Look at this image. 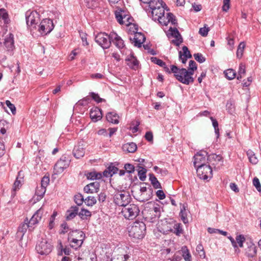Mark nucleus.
I'll return each mask as SVG.
<instances>
[{"instance_id":"obj_2","label":"nucleus","mask_w":261,"mask_h":261,"mask_svg":"<svg viewBox=\"0 0 261 261\" xmlns=\"http://www.w3.org/2000/svg\"><path fill=\"white\" fill-rule=\"evenodd\" d=\"M172 71L176 79L184 84L189 85L194 82V79L192 76H189L188 70L185 68H179L176 66L172 65Z\"/></svg>"},{"instance_id":"obj_47","label":"nucleus","mask_w":261,"mask_h":261,"mask_svg":"<svg viewBox=\"0 0 261 261\" xmlns=\"http://www.w3.org/2000/svg\"><path fill=\"white\" fill-rule=\"evenodd\" d=\"M196 250L200 258H204L205 257V253L202 244H198L196 247Z\"/></svg>"},{"instance_id":"obj_27","label":"nucleus","mask_w":261,"mask_h":261,"mask_svg":"<svg viewBox=\"0 0 261 261\" xmlns=\"http://www.w3.org/2000/svg\"><path fill=\"white\" fill-rule=\"evenodd\" d=\"M161 24L167 25L168 23L171 22L173 25H177V21L175 16L171 13H168L165 19H163Z\"/></svg>"},{"instance_id":"obj_40","label":"nucleus","mask_w":261,"mask_h":261,"mask_svg":"<svg viewBox=\"0 0 261 261\" xmlns=\"http://www.w3.org/2000/svg\"><path fill=\"white\" fill-rule=\"evenodd\" d=\"M79 216L82 220H86L91 216V213L86 209L81 208V211H79Z\"/></svg>"},{"instance_id":"obj_17","label":"nucleus","mask_w":261,"mask_h":261,"mask_svg":"<svg viewBox=\"0 0 261 261\" xmlns=\"http://www.w3.org/2000/svg\"><path fill=\"white\" fill-rule=\"evenodd\" d=\"M32 227V226L29 224L28 219L26 218L24 222L20 224L18 227L16 237L19 238L20 240H22L24 234L26 232L28 228Z\"/></svg>"},{"instance_id":"obj_31","label":"nucleus","mask_w":261,"mask_h":261,"mask_svg":"<svg viewBox=\"0 0 261 261\" xmlns=\"http://www.w3.org/2000/svg\"><path fill=\"white\" fill-rule=\"evenodd\" d=\"M137 149V146L135 143H127L123 145L122 149L124 152L127 153H134Z\"/></svg>"},{"instance_id":"obj_3","label":"nucleus","mask_w":261,"mask_h":261,"mask_svg":"<svg viewBox=\"0 0 261 261\" xmlns=\"http://www.w3.org/2000/svg\"><path fill=\"white\" fill-rule=\"evenodd\" d=\"M85 238V233L82 231L78 230L70 231L68 235V240L70 242V245L75 250L81 247Z\"/></svg>"},{"instance_id":"obj_16","label":"nucleus","mask_w":261,"mask_h":261,"mask_svg":"<svg viewBox=\"0 0 261 261\" xmlns=\"http://www.w3.org/2000/svg\"><path fill=\"white\" fill-rule=\"evenodd\" d=\"M110 40L117 48L119 49L123 48L125 46L124 41L114 32L110 33Z\"/></svg>"},{"instance_id":"obj_52","label":"nucleus","mask_w":261,"mask_h":261,"mask_svg":"<svg viewBox=\"0 0 261 261\" xmlns=\"http://www.w3.org/2000/svg\"><path fill=\"white\" fill-rule=\"evenodd\" d=\"M0 17L4 20L5 23L8 21V14L6 10L4 9H0Z\"/></svg>"},{"instance_id":"obj_9","label":"nucleus","mask_w":261,"mask_h":261,"mask_svg":"<svg viewBox=\"0 0 261 261\" xmlns=\"http://www.w3.org/2000/svg\"><path fill=\"white\" fill-rule=\"evenodd\" d=\"M38 31L41 35H46L49 33L54 28L53 21L50 19H43L40 24L37 25Z\"/></svg>"},{"instance_id":"obj_28","label":"nucleus","mask_w":261,"mask_h":261,"mask_svg":"<svg viewBox=\"0 0 261 261\" xmlns=\"http://www.w3.org/2000/svg\"><path fill=\"white\" fill-rule=\"evenodd\" d=\"M125 61L128 62L127 64L132 69H136L139 65V61L133 54H130V56L125 59Z\"/></svg>"},{"instance_id":"obj_30","label":"nucleus","mask_w":261,"mask_h":261,"mask_svg":"<svg viewBox=\"0 0 261 261\" xmlns=\"http://www.w3.org/2000/svg\"><path fill=\"white\" fill-rule=\"evenodd\" d=\"M20 172H18V176L13 184L12 196H15L16 193L15 192L19 190L20 187H21L23 182V178L20 177Z\"/></svg>"},{"instance_id":"obj_46","label":"nucleus","mask_w":261,"mask_h":261,"mask_svg":"<svg viewBox=\"0 0 261 261\" xmlns=\"http://www.w3.org/2000/svg\"><path fill=\"white\" fill-rule=\"evenodd\" d=\"M245 47V44L244 42H241L237 48V57L240 59L242 57L244 52V49Z\"/></svg>"},{"instance_id":"obj_11","label":"nucleus","mask_w":261,"mask_h":261,"mask_svg":"<svg viewBox=\"0 0 261 261\" xmlns=\"http://www.w3.org/2000/svg\"><path fill=\"white\" fill-rule=\"evenodd\" d=\"M246 247L245 248V254L249 259L255 257L257 254V248L251 239L247 240L246 242Z\"/></svg>"},{"instance_id":"obj_5","label":"nucleus","mask_w":261,"mask_h":261,"mask_svg":"<svg viewBox=\"0 0 261 261\" xmlns=\"http://www.w3.org/2000/svg\"><path fill=\"white\" fill-rule=\"evenodd\" d=\"M143 217L145 221L153 223L160 217V208L158 206H154L149 210H144L143 211Z\"/></svg>"},{"instance_id":"obj_62","label":"nucleus","mask_w":261,"mask_h":261,"mask_svg":"<svg viewBox=\"0 0 261 261\" xmlns=\"http://www.w3.org/2000/svg\"><path fill=\"white\" fill-rule=\"evenodd\" d=\"M90 95L92 98L95 101H96L97 102L99 103L102 102L103 99L99 97L98 94H96L94 92H91Z\"/></svg>"},{"instance_id":"obj_61","label":"nucleus","mask_w":261,"mask_h":261,"mask_svg":"<svg viewBox=\"0 0 261 261\" xmlns=\"http://www.w3.org/2000/svg\"><path fill=\"white\" fill-rule=\"evenodd\" d=\"M6 104L7 107L10 109L12 113L14 115L16 113V108L15 106L12 104L9 100H6Z\"/></svg>"},{"instance_id":"obj_4","label":"nucleus","mask_w":261,"mask_h":261,"mask_svg":"<svg viewBox=\"0 0 261 261\" xmlns=\"http://www.w3.org/2000/svg\"><path fill=\"white\" fill-rule=\"evenodd\" d=\"M26 23L31 31L37 28L40 21V15L36 11H28L25 13Z\"/></svg>"},{"instance_id":"obj_49","label":"nucleus","mask_w":261,"mask_h":261,"mask_svg":"<svg viewBox=\"0 0 261 261\" xmlns=\"http://www.w3.org/2000/svg\"><path fill=\"white\" fill-rule=\"evenodd\" d=\"M84 202L88 206H92L96 202V199L95 197H86Z\"/></svg>"},{"instance_id":"obj_26","label":"nucleus","mask_w":261,"mask_h":261,"mask_svg":"<svg viewBox=\"0 0 261 261\" xmlns=\"http://www.w3.org/2000/svg\"><path fill=\"white\" fill-rule=\"evenodd\" d=\"M223 158L221 155H217L214 153L207 155V161L208 165L211 164L212 166H215L216 164L220 162H223Z\"/></svg>"},{"instance_id":"obj_50","label":"nucleus","mask_w":261,"mask_h":261,"mask_svg":"<svg viewBox=\"0 0 261 261\" xmlns=\"http://www.w3.org/2000/svg\"><path fill=\"white\" fill-rule=\"evenodd\" d=\"M57 249L58 251L57 254L58 256H62L63 252L65 253V248H63V246L61 240H59L58 241Z\"/></svg>"},{"instance_id":"obj_48","label":"nucleus","mask_w":261,"mask_h":261,"mask_svg":"<svg viewBox=\"0 0 261 261\" xmlns=\"http://www.w3.org/2000/svg\"><path fill=\"white\" fill-rule=\"evenodd\" d=\"M139 167L141 169L138 171V176L139 177V179L141 181H144L146 178V173L147 172V170L143 167Z\"/></svg>"},{"instance_id":"obj_53","label":"nucleus","mask_w":261,"mask_h":261,"mask_svg":"<svg viewBox=\"0 0 261 261\" xmlns=\"http://www.w3.org/2000/svg\"><path fill=\"white\" fill-rule=\"evenodd\" d=\"M46 192V188L40 186L37 188L35 193V196H44Z\"/></svg>"},{"instance_id":"obj_34","label":"nucleus","mask_w":261,"mask_h":261,"mask_svg":"<svg viewBox=\"0 0 261 261\" xmlns=\"http://www.w3.org/2000/svg\"><path fill=\"white\" fill-rule=\"evenodd\" d=\"M85 175L86 176L87 179L90 180L100 179L102 177L101 173L97 172L96 171L87 172V173H85Z\"/></svg>"},{"instance_id":"obj_22","label":"nucleus","mask_w":261,"mask_h":261,"mask_svg":"<svg viewBox=\"0 0 261 261\" xmlns=\"http://www.w3.org/2000/svg\"><path fill=\"white\" fill-rule=\"evenodd\" d=\"M102 112L98 107L92 108L90 112V117L93 122H97L102 118Z\"/></svg>"},{"instance_id":"obj_7","label":"nucleus","mask_w":261,"mask_h":261,"mask_svg":"<svg viewBox=\"0 0 261 261\" xmlns=\"http://www.w3.org/2000/svg\"><path fill=\"white\" fill-rule=\"evenodd\" d=\"M197 176L201 179L208 180L213 176L212 167L210 165L200 166L196 168Z\"/></svg>"},{"instance_id":"obj_25","label":"nucleus","mask_w":261,"mask_h":261,"mask_svg":"<svg viewBox=\"0 0 261 261\" xmlns=\"http://www.w3.org/2000/svg\"><path fill=\"white\" fill-rule=\"evenodd\" d=\"M187 203H180V211L179 213V216L180 217L181 220L185 224H187L188 223V219L187 218L188 212L187 211Z\"/></svg>"},{"instance_id":"obj_36","label":"nucleus","mask_w":261,"mask_h":261,"mask_svg":"<svg viewBox=\"0 0 261 261\" xmlns=\"http://www.w3.org/2000/svg\"><path fill=\"white\" fill-rule=\"evenodd\" d=\"M149 4V7L150 8V10H152V8H156L158 7H164V6H166L165 3H164L163 0H158V1H156L155 0L150 1Z\"/></svg>"},{"instance_id":"obj_37","label":"nucleus","mask_w":261,"mask_h":261,"mask_svg":"<svg viewBox=\"0 0 261 261\" xmlns=\"http://www.w3.org/2000/svg\"><path fill=\"white\" fill-rule=\"evenodd\" d=\"M115 16L118 22L121 24H123L124 23L123 19L125 18L127 20V21L128 22V24H130L131 23L130 21H129V20L132 19V18H130L129 17H127L126 15H124V16H123L121 12H116L115 13Z\"/></svg>"},{"instance_id":"obj_64","label":"nucleus","mask_w":261,"mask_h":261,"mask_svg":"<svg viewBox=\"0 0 261 261\" xmlns=\"http://www.w3.org/2000/svg\"><path fill=\"white\" fill-rule=\"evenodd\" d=\"M245 73H246L245 65L243 63H241L239 65L238 74H240V75H244L245 74Z\"/></svg>"},{"instance_id":"obj_21","label":"nucleus","mask_w":261,"mask_h":261,"mask_svg":"<svg viewBox=\"0 0 261 261\" xmlns=\"http://www.w3.org/2000/svg\"><path fill=\"white\" fill-rule=\"evenodd\" d=\"M65 168V157L59 160L54 166V172L55 174L62 173Z\"/></svg>"},{"instance_id":"obj_15","label":"nucleus","mask_w":261,"mask_h":261,"mask_svg":"<svg viewBox=\"0 0 261 261\" xmlns=\"http://www.w3.org/2000/svg\"><path fill=\"white\" fill-rule=\"evenodd\" d=\"M169 31L170 32L169 35L175 38V39H173L171 41V43L175 45L178 46L183 41L182 37L178 30L176 28H173L170 27L169 28Z\"/></svg>"},{"instance_id":"obj_39","label":"nucleus","mask_w":261,"mask_h":261,"mask_svg":"<svg viewBox=\"0 0 261 261\" xmlns=\"http://www.w3.org/2000/svg\"><path fill=\"white\" fill-rule=\"evenodd\" d=\"M182 256L185 261H192V256L187 246L181 248Z\"/></svg>"},{"instance_id":"obj_14","label":"nucleus","mask_w":261,"mask_h":261,"mask_svg":"<svg viewBox=\"0 0 261 261\" xmlns=\"http://www.w3.org/2000/svg\"><path fill=\"white\" fill-rule=\"evenodd\" d=\"M152 19L158 20L161 24L163 19H165L164 7H158L156 8H152L151 10Z\"/></svg>"},{"instance_id":"obj_13","label":"nucleus","mask_w":261,"mask_h":261,"mask_svg":"<svg viewBox=\"0 0 261 261\" xmlns=\"http://www.w3.org/2000/svg\"><path fill=\"white\" fill-rule=\"evenodd\" d=\"M206 156L207 157V152L205 151H201L197 152L194 156L193 164L195 168L200 167V166L206 165L205 164Z\"/></svg>"},{"instance_id":"obj_23","label":"nucleus","mask_w":261,"mask_h":261,"mask_svg":"<svg viewBox=\"0 0 261 261\" xmlns=\"http://www.w3.org/2000/svg\"><path fill=\"white\" fill-rule=\"evenodd\" d=\"M4 45L8 51L11 52L14 49L15 46L14 44V36L10 33L5 39Z\"/></svg>"},{"instance_id":"obj_59","label":"nucleus","mask_w":261,"mask_h":261,"mask_svg":"<svg viewBox=\"0 0 261 261\" xmlns=\"http://www.w3.org/2000/svg\"><path fill=\"white\" fill-rule=\"evenodd\" d=\"M253 185L256 188V190L258 192L261 191V186L259 182V180L258 178L256 177H254L253 179Z\"/></svg>"},{"instance_id":"obj_42","label":"nucleus","mask_w":261,"mask_h":261,"mask_svg":"<svg viewBox=\"0 0 261 261\" xmlns=\"http://www.w3.org/2000/svg\"><path fill=\"white\" fill-rule=\"evenodd\" d=\"M59 215V214L56 211H54L53 212V214L51 215L49 220V224H48V228L50 229H53L55 226V220L56 219V218L58 217Z\"/></svg>"},{"instance_id":"obj_6","label":"nucleus","mask_w":261,"mask_h":261,"mask_svg":"<svg viewBox=\"0 0 261 261\" xmlns=\"http://www.w3.org/2000/svg\"><path fill=\"white\" fill-rule=\"evenodd\" d=\"M140 212L139 207L135 204H129L125 207H123L121 213L123 217L128 220L135 219Z\"/></svg>"},{"instance_id":"obj_19","label":"nucleus","mask_w":261,"mask_h":261,"mask_svg":"<svg viewBox=\"0 0 261 261\" xmlns=\"http://www.w3.org/2000/svg\"><path fill=\"white\" fill-rule=\"evenodd\" d=\"M43 213L44 210L42 207L38 210L30 219L29 221V224L32 226L38 224L41 220Z\"/></svg>"},{"instance_id":"obj_38","label":"nucleus","mask_w":261,"mask_h":261,"mask_svg":"<svg viewBox=\"0 0 261 261\" xmlns=\"http://www.w3.org/2000/svg\"><path fill=\"white\" fill-rule=\"evenodd\" d=\"M130 258V255L126 254L115 255L112 258L111 261H127Z\"/></svg>"},{"instance_id":"obj_33","label":"nucleus","mask_w":261,"mask_h":261,"mask_svg":"<svg viewBox=\"0 0 261 261\" xmlns=\"http://www.w3.org/2000/svg\"><path fill=\"white\" fill-rule=\"evenodd\" d=\"M106 118L108 122L113 124H118L119 122V116L117 113L113 112L108 113L106 115Z\"/></svg>"},{"instance_id":"obj_1","label":"nucleus","mask_w":261,"mask_h":261,"mask_svg":"<svg viewBox=\"0 0 261 261\" xmlns=\"http://www.w3.org/2000/svg\"><path fill=\"white\" fill-rule=\"evenodd\" d=\"M146 225L142 221H136L128 227L129 236L136 239H143L146 233Z\"/></svg>"},{"instance_id":"obj_41","label":"nucleus","mask_w":261,"mask_h":261,"mask_svg":"<svg viewBox=\"0 0 261 261\" xmlns=\"http://www.w3.org/2000/svg\"><path fill=\"white\" fill-rule=\"evenodd\" d=\"M149 180L151 181V184L155 189L161 188V185L157 178L152 173L149 174Z\"/></svg>"},{"instance_id":"obj_57","label":"nucleus","mask_w":261,"mask_h":261,"mask_svg":"<svg viewBox=\"0 0 261 261\" xmlns=\"http://www.w3.org/2000/svg\"><path fill=\"white\" fill-rule=\"evenodd\" d=\"M49 175L47 176L46 175H45V176H44L42 177V178L41 179V186L42 187L46 188V187L49 184Z\"/></svg>"},{"instance_id":"obj_20","label":"nucleus","mask_w":261,"mask_h":261,"mask_svg":"<svg viewBox=\"0 0 261 261\" xmlns=\"http://www.w3.org/2000/svg\"><path fill=\"white\" fill-rule=\"evenodd\" d=\"M114 202L119 206L125 207L131 201V197H114Z\"/></svg>"},{"instance_id":"obj_58","label":"nucleus","mask_w":261,"mask_h":261,"mask_svg":"<svg viewBox=\"0 0 261 261\" xmlns=\"http://www.w3.org/2000/svg\"><path fill=\"white\" fill-rule=\"evenodd\" d=\"M151 61L153 63L159 65L161 67L165 66V62H163L162 60L157 58L156 57H151Z\"/></svg>"},{"instance_id":"obj_56","label":"nucleus","mask_w":261,"mask_h":261,"mask_svg":"<svg viewBox=\"0 0 261 261\" xmlns=\"http://www.w3.org/2000/svg\"><path fill=\"white\" fill-rule=\"evenodd\" d=\"M125 171L128 173H132L135 171V167L133 165L126 163L124 165V167Z\"/></svg>"},{"instance_id":"obj_10","label":"nucleus","mask_w":261,"mask_h":261,"mask_svg":"<svg viewBox=\"0 0 261 261\" xmlns=\"http://www.w3.org/2000/svg\"><path fill=\"white\" fill-rule=\"evenodd\" d=\"M95 41L103 49L109 48L111 45L110 34L106 33H98L95 38Z\"/></svg>"},{"instance_id":"obj_12","label":"nucleus","mask_w":261,"mask_h":261,"mask_svg":"<svg viewBox=\"0 0 261 261\" xmlns=\"http://www.w3.org/2000/svg\"><path fill=\"white\" fill-rule=\"evenodd\" d=\"M134 30L133 31L134 34V37L133 39L130 38V41H133L134 43V46L140 47H141L142 44L145 42L146 38L143 34L140 32H138V27L134 24Z\"/></svg>"},{"instance_id":"obj_43","label":"nucleus","mask_w":261,"mask_h":261,"mask_svg":"<svg viewBox=\"0 0 261 261\" xmlns=\"http://www.w3.org/2000/svg\"><path fill=\"white\" fill-rule=\"evenodd\" d=\"M173 229V230H170V231H173V233L177 236H180L181 234L183 233L184 231L180 223H177L174 224Z\"/></svg>"},{"instance_id":"obj_54","label":"nucleus","mask_w":261,"mask_h":261,"mask_svg":"<svg viewBox=\"0 0 261 261\" xmlns=\"http://www.w3.org/2000/svg\"><path fill=\"white\" fill-rule=\"evenodd\" d=\"M195 59L200 63H202L205 61V58L200 53L194 54Z\"/></svg>"},{"instance_id":"obj_45","label":"nucleus","mask_w":261,"mask_h":261,"mask_svg":"<svg viewBox=\"0 0 261 261\" xmlns=\"http://www.w3.org/2000/svg\"><path fill=\"white\" fill-rule=\"evenodd\" d=\"M84 1L88 8L94 9L98 7V0H84Z\"/></svg>"},{"instance_id":"obj_24","label":"nucleus","mask_w":261,"mask_h":261,"mask_svg":"<svg viewBox=\"0 0 261 261\" xmlns=\"http://www.w3.org/2000/svg\"><path fill=\"white\" fill-rule=\"evenodd\" d=\"M79 207L78 206H71L66 211V221L71 220L79 215Z\"/></svg>"},{"instance_id":"obj_51","label":"nucleus","mask_w":261,"mask_h":261,"mask_svg":"<svg viewBox=\"0 0 261 261\" xmlns=\"http://www.w3.org/2000/svg\"><path fill=\"white\" fill-rule=\"evenodd\" d=\"M237 243L238 244L239 246L241 248L243 247V243L245 241V238L243 234H239L237 236L236 238Z\"/></svg>"},{"instance_id":"obj_44","label":"nucleus","mask_w":261,"mask_h":261,"mask_svg":"<svg viewBox=\"0 0 261 261\" xmlns=\"http://www.w3.org/2000/svg\"><path fill=\"white\" fill-rule=\"evenodd\" d=\"M224 73L226 78L229 80L233 79L236 76V72L232 69H228L226 70Z\"/></svg>"},{"instance_id":"obj_8","label":"nucleus","mask_w":261,"mask_h":261,"mask_svg":"<svg viewBox=\"0 0 261 261\" xmlns=\"http://www.w3.org/2000/svg\"><path fill=\"white\" fill-rule=\"evenodd\" d=\"M53 249V245L48 243L46 239H42L36 246V250L41 255H47Z\"/></svg>"},{"instance_id":"obj_63","label":"nucleus","mask_w":261,"mask_h":261,"mask_svg":"<svg viewBox=\"0 0 261 261\" xmlns=\"http://www.w3.org/2000/svg\"><path fill=\"white\" fill-rule=\"evenodd\" d=\"M183 50V56L188 57V58H192V55L191 54L190 51L188 49V48L186 46H184L182 47Z\"/></svg>"},{"instance_id":"obj_35","label":"nucleus","mask_w":261,"mask_h":261,"mask_svg":"<svg viewBox=\"0 0 261 261\" xmlns=\"http://www.w3.org/2000/svg\"><path fill=\"white\" fill-rule=\"evenodd\" d=\"M247 155L249 159V162L251 164L255 165L258 163V159L253 151H252L251 150H250V149L248 150L247 151Z\"/></svg>"},{"instance_id":"obj_18","label":"nucleus","mask_w":261,"mask_h":261,"mask_svg":"<svg viewBox=\"0 0 261 261\" xmlns=\"http://www.w3.org/2000/svg\"><path fill=\"white\" fill-rule=\"evenodd\" d=\"M99 182L96 181L86 185L84 188V191L87 194L97 193L99 190Z\"/></svg>"},{"instance_id":"obj_55","label":"nucleus","mask_w":261,"mask_h":261,"mask_svg":"<svg viewBox=\"0 0 261 261\" xmlns=\"http://www.w3.org/2000/svg\"><path fill=\"white\" fill-rule=\"evenodd\" d=\"M153 170L155 172L158 173H160L162 176H166L168 174V171L166 169H161L159 168L158 166H154L153 167Z\"/></svg>"},{"instance_id":"obj_60","label":"nucleus","mask_w":261,"mask_h":261,"mask_svg":"<svg viewBox=\"0 0 261 261\" xmlns=\"http://www.w3.org/2000/svg\"><path fill=\"white\" fill-rule=\"evenodd\" d=\"M209 31V28L206 27V25L204 27L201 28L199 29V33L203 37H206Z\"/></svg>"},{"instance_id":"obj_29","label":"nucleus","mask_w":261,"mask_h":261,"mask_svg":"<svg viewBox=\"0 0 261 261\" xmlns=\"http://www.w3.org/2000/svg\"><path fill=\"white\" fill-rule=\"evenodd\" d=\"M91 101V98L89 97H86L80 100L75 105V110H79L82 107L84 108V110L87 109L88 104Z\"/></svg>"},{"instance_id":"obj_32","label":"nucleus","mask_w":261,"mask_h":261,"mask_svg":"<svg viewBox=\"0 0 261 261\" xmlns=\"http://www.w3.org/2000/svg\"><path fill=\"white\" fill-rule=\"evenodd\" d=\"M73 154L76 159H80L83 157L85 154V149L82 145H76L75 146L73 150Z\"/></svg>"}]
</instances>
